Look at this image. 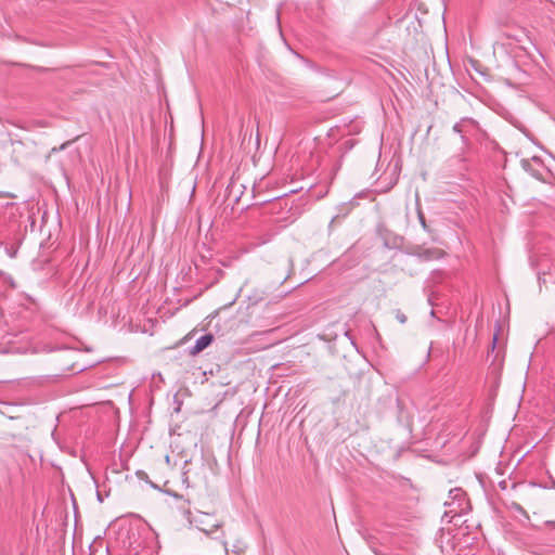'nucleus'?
<instances>
[{"label": "nucleus", "instance_id": "obj_1", "mask_svg": "<svg viewBox=\"0 0 555 555\" xmlns=\"http://www.w3.org/2000/svg\"><path fill=\"white\" fill-rule=\"evenodd\" d=\"M453 132L459 134L462 142L461 152L449 159L451 166L457 165L459 170H467V158L465 154L472 147V138L476 137L480 131L479 122L470 117H464L455 122Z\"/></svg>", "mask_w": 555, "mask_h": 555}, {"label": "nucleus", "instance_id": "obj_2", "mask_svg": "<svg viewBox=\"0 0 555 555\" xmlns=\"http://www.w3.org/2000/svg\"><path fill=\"white\" fill-rule=\"evenodd\" d=\"M449 501L444 504L450 507V512L455 515H462L470 509V503L466 492L461 488H454L449 491Z\"/></svg>", "mask_w": 555, "mask_h": 555}, {"label": "nucleus", "instance_id": "obj_3", "mask_svg": "<svg viewBox=\"0 0 555 555\" xmlns=\"http://www.w3.org/2000/svg\"><path fill=\"white\" fill-rule=\"evenodd\" d=\"M215 336L211 333H207L201 336L194 344L193 347L190 348L189 353L191 356H196L205 350L208 346L214 341Z\"/></svg>", "mask_w": 555, "mask_h": 555}, {"label": "nucleus", "instance_id": "obj_4", "mask_svg": "<svg viewBox=\"0 0 555 555\" xmlns=\"http://www.w3.org/2000/svg\"><path fill=\"white\" fill-rule=\"evenodd\" d=\"M417 255L421 259L428 261L442 258L444 256V251L440 248H423Z\"/></svg>", "mask_w": 555, "mask_h": 555}, {"label": "nucleus", "instance_id": "obj_5", "mask_svg": "<svg viewBox=\"0 0 555 555\" xmlns=\"http://www.w3.org/2000/svg\"><path fill=\"white\" fill-rule=\"evenodd\" d=\"M544 531L555 541V522H546L544 525Z\"/></svg>", "mask_w": 555, "mask_h": 555}, {"label": "nucleus", "instance_id": "obj_6", "mask_svg": "<svg viewBox=\"0 0 555 555\" xmlns=\"http://www.w3.org/2000/svg\"><path fill=\"white\" fill-rule=\"evenodd\" d=\"M524 168L529 171L534 178L542 180V175L539 171L531 170L530 163L528 160H522Z\"/></svg>", "mask_w": 555, "mask_h": 555}, {"label": "nucleus", "instance_id": "obj_7", "mask_svg": "<svg viewBox=\"0 0 555 555\" xmlns=\"http://www.w3.org/2000/svg\"><path fill=\"white\" fill-rule=\"evenodd\" d=\"M207 542L210 544V543H215L217 544V546L220 547V554L219 555H225L227 554V547H225V544L222 543L221 541H217V540H212V539H209L207 538Z\"/></svg>", "mask_w": 555, "mask_h": 555}, {"label": "nucleus", "instance_id": "obj_8", "mask_svg": "<svg viewBox=\"0 0 555 555\" xmlns=\"http://www.w3.org/2000/svg\"><path fill=\"white\" fill-rule=\"evenodd\" d=\"M395 317L401 324H404L408 321V317L400 309L395 311Z\"/></svg>", "mask_w": 555, "mask_h": 555}, {"label": "nucleus", "instance_id": "obj_9", "mask_svg": "<svg viewBox=\"0 0 555 555\" xmlns=\"http://www.w3.org/2000/svg\"><path fill=\"white\" fill-rule=\"evenodd\" d=\"M417 216H418V220H420V223L422 224L423 229H424L425 231H429V230H428V225H427V223H426L425 216H424V214H423V211H422L421 209H418V211H417Z\"/></svg>", "mask_w": 555, "mask_h": 555}, {"label": "nucleus", "instance_id": "obj_10", "mask_svg": "<svg viewBox=\"0 0 555 555\" xmlns=\"http://www.w3.org/2000/svg\"><path fill=\"white\" fill-rule=\"evenodd\" d=\"M214 274H215V278H214V281L211 282V284L217 283L224 275V272L221 269H215Z\"/></svg>", "mask_w": 555, "mask_h": 555}, {"label": "nucleus", "instance_id": "obj_11", "mask_svg": "<svg viewBox=\"0 0 555 555\" xmlns=\"http://www.w3.org/2000/svg\"><path fill=\"white\" fill-rule=\"evenodd\" d=\"M135 474L140 480L149 481V475L144 470H138Z\"/></svg>", "mask_w": 555, "mask_h": 555}, {"label": "nucleus", "instance_id": "obj_12", "mask_svg": "<svg viewBox=\"0 0 555 555\" xmlns=\"http://www.w3.org/2000/svg\"><path fill=\"white\" fill-rule=\"evenodd\" d=\"M72 142H73V141H67V142L63 143V144L61 145V147H60V149H61V150L66 149V147H67Z\"/></svg>", "mask_w": 555, "mask_h": 555}, {"label": "nucleus", "instance_id": "obj_13", "mask_svg": "<svg viewBox=\"0 0 555 555\" xmlns=\"http://www.w3.org/2000/svg\"><path fill=\"white\" fill-rule=\"evenodd\" d=\"M495 343H496V335L493 337L492 348L495 347Z\"/></svg>", "mask_w": 555, "mask_h": 555}, {"label": "nucleus", "instance_id": "obj_14", "mask_svg": "<svg viewBox=\"0 0 555 555\" xmlns=\"http://www.w3.org/2000/svg\"><path fill=\"white\" fill-rule=\"evenodd\" d=\"M11 257H15L16 250H13V253H9Z\"/></svg>", "mask_w": 555, "mask_h": 555}, {"label": "nucleus", "instance_id": "obj_15", "mask_svg": "<svg viewBox=\"0 0 555 555\" xmlns=\"http://www.w3.org/2000/svg\"><path fill=\"white\" fill-rule=\"evenodd\" d=\"M98 499H99L100 502L103 501L102 495L99 492H98Z\"/></svg>", "mask_w": 555, "mask_h": 555}]
</instances>
